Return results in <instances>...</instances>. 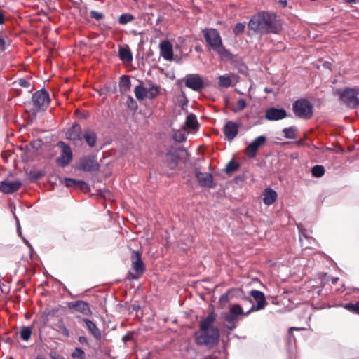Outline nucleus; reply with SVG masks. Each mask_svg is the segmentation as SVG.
<instances>
[{"instance_id": "obj_1", "label": "nucleus", "mask_w": 359, "mask_h": 359, "mask_svg": "<svg viewBox=\"0 0 359 359\" xmlns=\"http://www.w3.org/2000/svg\"><path fill=\"white\" fill-rule=\"evenodd\" d=\"M217 315L212 312L199 323V330L195 333L196 343L199 346L213 347L219 341V330L213 326Z\"/></svg>"}, {"instance_id": "obj_2", "label": "nucleus", "mask_w": 359, "mask_h": 359, "mask_svg": "<svg viewBox=\"0 0 359 359\" xmlns=\"http://www.w3.org/2000/svg\"><path fill=\"white\" fill-rule=\"evenodd\" d=\"M248 27L259 34H278L282 28L276 14L268 12H262L254 15L250 20Z\"/></svg>"}, {"instance_id": "obj_3", "label": "nucleus", "mask_w": 359, "mask_h": 359, "mask_svg": "<svg viewBox=\"0 0 359 359\" xmlns=\"http://www.w3.org/2000/svg\"><path fill=\"white\" fill-rule=\"evenodd\" d=\"M203 34L206 43L218 54L220 60L224 61L232 60V55L224 46L222 37L217 29L206 28L203 30Z\"/></svg>"}, {"instance_id": "obj_4", "label": "nucleus", "mask_w": 359, "mask_h": 359, "mask_svg": "<svg viewBox=\"0 0 359 359\" xmlns=\"http://www.w3.org/2000/svg\"><path fill=\"white\" fill-rule=\"evenodd\" d=\"M336 94L340 100L347 107L355 108L359 107V88H346L344 90H336Z\"/></svg>"}, {"instance_id": "obj_5", "label": "nucleus", "mask_w": 359, "mask_h": 359, "mask_svg": "<svg viewBox=\"0 0 359 359\" xmlns=\"http://www.w3.org/2000/svg\"><path fill=\"white\" fill-rule=\"evenodd\" d=\"M131 271L128 273L127 277L130 280H137L145 271L144 264L138 251H133L131 255Z\"/></svg>"}, {"instance_id": "obj_6", "label": "nucleus", "mask_w": 359, "mask_h": 359, "mask_svg": "<svg viewBox=\"0 0 359 359\" xmlns=\"http://www.w3.org/2000/svg\"><path fill=\"white\" fill-rule=\"evenodd\" d=\"M292 108L295 116L300 118L309 119L313 116V105L306 99L297 100Z\"/></svg>"}, {"instance_id": "obj_7", "label": "nucleus", "mask_w": 359, "mask_h": 359, "mask_svg": "<svg viewBox=\"0 0 359 359\" xmlns=\"http://www.w3.org/2000/svg\"><path fill=\"white\" fill-rule=\"evenodd\" d=\"M32 102L34 111H44L50 103L49 94L43 89L38 90L32 95Z\"/></svg>"}, {"instance_id": "obj_8", "label": "nucleus", "mask_w": 359, "mask_h": 359, "mask_svg": "<svg viewBox=\"0 0 359 359\" xmlns=\"http://www.w3.org/2000/svg\"><path fill=\"white\" fill-rule=\"evenodd\" d=\"M58 146L61 148V153L59 157L57 158L56 162L58 165L64 168L69 165L72 160V152L70 147L63 142H59Z\"/></svg>"}, {"instance_id": "obj_9", "label": "nucleus", "mask_w": 359, "mask_h": 359, "mask_svg": "<svg viewBox=\"0 0 359 359\" xmlns=\"http://www.w3.org/2000/svg\"><path fill=\"white\" fill-rule=\"evenodd\" d=\"M183 80L187 88L196 92L201 90L205 86L203 78L198 74H187Z\"/></svg>"}, {"instance_id": "obj_10", "label": "nucleus", "mask_w": 359, "mask_h": 359, "mask_svg": "<svg viewBox=\"0 0 359 359\" xmlns=\"http://www.w3.org/2000/svg\"><path fill=\"white\" fill-rule=\"evenodd\" d=\"M135 95L139 100H142L145 97L153 99L157 95V86L153 85L149 89L142 85H138L135 88Z\"/></svg>"}, {"instance_id": "obj_11", "label": "nucleus", "mask_w": 359, "mask_h": 359, "mask_svg": "<svg viewBox=\"0 0 359 359\" xmlns=\"http://www.w3.org/2000/svg\"><path fill=\"white\" fill-rule=\"evenodd\" d=\"M79 169L85 172L96 171L100 165L95 156H85L79 161Z\"/></svg>"}, {"instance_id": "obj_12", "label": "nucleus", "mask_w": 359, "mask_h": 359, "mask_svg": "<svg viewBox=\"0 0 359 359\" xmlns=\"http://www.w3.org/2000/svg\"><path fill=\"white\" fill-rule=\"evenodd\" d=\"M160 55L164 60L167 61L175 60V56L173 53V46L172 43L166 39L161 41L159 45Z\"/></svg>"}, {"instance_id": "obj_13", "label": "nucleus", "mask_w": 359, "mask_h": 359, "mask_svg": "<svg viewBox=\"0 0 359 359\" xmlns=\"http://www.w3.org/2000/svg\"><path fill=\"white\" fill-rule=\"evenodd\" d=\"M266 141V137L263 135H260L256 137L246 148V154L250 157H255L257 153V149Z\"/></svg>"}, {"instance_id": "obj_14", "label": "nucleus", "mask_w": 359, "mask_h": 359, "mask_svg": "<svg viewBox=\"0 0 359 359\" xmlns=\"http://www.w3.org/2000/svg\"><path fill=\"white\" fill-rule=\"evenodd\" d=\"M287 112L284 109L271 107L266 111L265 118L269 121H278L285 118Z\"/></svg>"}, {"instance_id": "obj_15", "label": "nucleus", "mask_w": 359, "mask_h": 359, "mask_svg": "<svg viewBox=\"0 0 359 359\" xmlns=\"http://www.w3.org/2000/svg\"><path fill=\"white\" fill-rule=\"evenodd\" d=\"M22 186L20 180L3 181L0 184V191L4 194H12L18 191Z\"/></svg>"}, {"instance_id": "obj_16", "label": "nucleus", "mask_w": 359, "mask_h": 359, "mask_svg": "<svg viewBox=\"0 0 359 359\" xmlns=\"http://www.w3.org/2000/svg\"><path fill=\"white\" fill-rule=\"evenodd\" d=\"M69 307L75 309L85 316H90L92 314L89 304L84 301L79 300L72 302L69 304Z\"/></svg>"}, {"instance_id": "obj_17", "label": "nucleus", "mask_w": 359, "mask_h": 359, "mask_svg": "<svg viewBox=\"0 0 359 359\" xmlns=\"http://www.w3.org/2000/svg\"><path fill=\"white\" fill-rule=\"evenodd\" d=\"M238 132V125L233 121H228L224 127V133L226 139L233 140Z\"/></svg>"}, {"instance_id": "obj_18", "label": "nucleus", "mask_w": 359, "mask_h": 359, "mask_svg": "<svg viewBox=\"0 0 359 359\" xmlns=\"http://www.w3.org/2000/svg\"><path fill=\"white\" fill-rule=\"evenodd\" d=\"M249 294L257 302V306L255 307L254 311H259L264 308L266 304V302L263 292L253 290H251Z\"/></svg>"}, {"instance_id": "obj_19", "label": "nucleus", "mask_w": 359, "mask_h": 359, "mask_svg": "<svg viewBox=\"0 0 359 359\" xmlns=\"http://www.w3.org/2000/svg\"><path fill=\"white\" fill-rule=\"evenodd\" d=\"M67 139L72 141H81V128L80 125L74 124L66 133Z\"/></svg>"}, {"instance_id": "obj_20", "label": "nucleus", "mask_w": 359, "mask_h": 359, "mask_svg": "<svg viewBox=\"0 0 359 359\" xmlns=\"http://www.w3.org/2000/svg\"><path fill=\"white\" fill-rule=\"evenodd\" d=\"M196 177L201 187H213V178L211 174L207 172H198L196 174Z\"/></svg>"}, {"instance_id": "obj_21", "label": "nucleus", "mask_w": 359, "mask_h": 359, "mask_svg": "<svg viewBox=\"0 0 359 359\" xmlns=\"http://www.w3.org/2000/svg\"><path fill=\"white\" fill-rule=\"evenodd\" d=\"M83 321L86 323L89 332L95 337V339L100 340L102 338V333L100 329L97 327L95 323L92 320L83 318Z\"/></svg>"}, {"instance_id": "obj_22", "label": "nucleus", "mask_w": 359, "mask_h": 359, "mask_svg": "<svg viewBox=\"0 0 359 359\" xmlns=\"http://www.w3.org/2000/svg\"><path fill=\"white\" fill-rule=\"evenodd\" d=\"M277 198V193L271 188L266 189L263 192V203L266 205H272Z\"/></svg>"}, {"instance_id": "obj_23", "label": "nucleus", "mask_w": 359, "mask_h": 359, "mask_svg": "<svg viewBox=\"0 0 359 359\" xmlns=\"http://www.w3.org/2000/svg\"><path fill=\"white\" fill-rule=\"evenodd\" d=\"M255 310V306L252 304L250 309L244 312L241 306L239 304H232L229 307V312L231 313V315L233 314L235 317L238 318V316L243 315V316H248L249 315L252 311H254Z\"/></svg>"}, {"instance_id": "obj_24", "label": "nucleus", "mask_w": 359, "mask_h": 359, "mask_svg": "<svg viewBox=\"0 0 359 359\" xmlns=\"http://www.w3.org/2000/svg\"><path fill=\"white\" fill-rule=\"evenodd\" d=\"M236 79L234 74L222 75L218 77V84L220 87L228 88L231 86L232 81Z\"/></svg>"}, {"instance_id": "obj_25", "label": "nucleus", "mask_w": 359, "mask_h": 359, "mask_svg": "<svg viewBox=\"0 0 359 359\" xmlns=\"http://www.w3.org/2000/svg\"><path fill=\"white\" fill-rule=\"evenodd\" d=\"M83 138L89 147H93L95 146L97 142V135L93 130L90 129L86 130L83 133Z\"/></svg>"}, {"instance_id": "obj_26", "label": "nucleus", "mask_w": 359, "mask_h": 359, "mask_svg": "<svg viewBox=\"0 0 359 359\" xmlns=\"http://www.w3.org/2000/svg\"><path fill=\"white\" fill-rule=\"evenodd\" d=\"M120 59L123 62H130L133 60L132 53L128 46L120 47L118 49Z\"/></svg>"}, {"instance_id": "obj_27", "label": "nucleus", "mask_w": 359, "mask_h": 359, "mask_svg": "<svg viewBox=\"0 0 359 359\" xmlns=\"http://www.w3.org/2000/svg\"><path fill=\"white\" fill-rule=\"evenodd\" d=\"M131 86L130 77L127 75H123L121 77L119 81V90L121 93H127Z\"/></svg>"}, {"instance_id": "obj_28", "label": "nucleus", "mask_w": 359, "mask_h": 359, "mask_svg": "<svg viewBox=\"0 0 359 359\" xmlns=\"http://www.w3.org/2000/svg\"><path fill=\"white\" fill-rule=\"evenodd\" d=\"M222 318L228 323L227 327L229 329L233 330L236 327L238 319L233 314L231 315V313L229 311V313H223Z\"/></svg>"}, {"instance_id": "obj_29", "label": "nucleus", "mask_w": 359, "mask_h": 359, "mask_svg": "<svg viewBox=\"0 0 359 359\" xmlns=\"http://www.w3.org/2000/svg\"><path fill=\"white\" fill-rule=\"evenodd\" d=\"M185 126L187 128L192 130H196L198 128V123L196 117L193 114L187 115L185 121Z\"/></svg>"}, {"instance_id": "obj_30", "label": "nucleus", "mask_w": 359, "mask_h": 359, "mask_svg": "<svg viewBox=\"0 0 359 359\" xmlns=\"http://www.w3.org/2000/svg\"><path fill=\"white\" fill-rule=\"evenodd\" d=\"M65 184L67 187H79L81 189H83L87 187V184L85 182L70 178L65 179Z\"/></svg>"}, {"instance_id": "obj_31", "label": "nucleus", "mask_w": 359, "mask_h": 359, "mask_svg": "<svg viewBox=\"0 0 359 359\" xmlns=\"http://www.w3.org/2000/svg\"><path fill=\"white\" fill-rule=\"evenodd\" d=\"M297 129L294 126L285 128L283 129V133L286 138L294 139L296 138Z\"/></svg>"}, {"instance_id": "obj_32", "label": "nucleus", "mask_w": 359, "mask_h": 359, "mask_svg": "<svg viewBox=\"0 0 359 359\" xmlns=\"http://www.w3.org/2000/svg\"><path fill=\"white\" fill-rule=\"evenodd\" d=\"M173 139L178 142H184L186 140L185 130H176L173 134Z\"/></svg>"}, {"instance_id": "obj_33", "label": "nucleus", "mask_w": 359, "mask_h": 359, "mask_svg": "<svg viewBox=\"0 0 359 359\" xmlns=\"http://www.w3.org/2000/svg\"><path fill=\"white\" fill-rule=\"evenodd\" d=\"M32 329L29 327H22L20 330V337L22 340L27 341L31 337Z\"/></svg>"}, {"instance_id": "obj_34", "label": "nucleus", "mask_w": 359, "mask_h": 359, "mask_svg": "<svg viewBox=\"0 0 359 359\" xmlns=\"http://www.w3.org/2000/svg\"><path fill=\"white\" fill-rule=\"evenodd\" d=\"M57 331L61 333L63 336L68 337L69 332L67 327L65 325L62 320H60L57 324Z\"/></svg>"}, {"instance_id": "obj_35", "label": "nucleus", "mask_w": 359, "mask_h": 359, "mask_svg": "<svg viewBox=\"0 0 359 359\" xmlns=\"http://www.w3.org/2000/svg\"><path fill=\"white\" fill-rule=\"evenodd\" d=\"M325 174V168L323 165H315L312 168V175L316 177H321Z\"/></svg>"}, {"instance_id": "obj_36", "label": "nucleus", "mask_w": 359, "mask_h": 359, "mask_svg": "<svg viewBox=\"0 0 359 359\" xmlns=\"http://www.w3.org/2000/svg\"><path fill=\"white\" fill-rule=\"evenodd\" d=\"M133 20V16L128 13L121 14L118 18V22L121 25H126Z\"/></svg>"}, {"instance_id": "obj_37", "label": "nucleus", "mask_w": 359, "mask_h": 359, "mask_svg": "<svg viewBox=\"0 0 359 359\" xmlns=\"http://www.w3.org/2000/svg\"><path fill=\"white\" fill-rule=\"evenodd\" d=\"M238 168V164L236 162L231 161L227 163L225 170L226 173H231L236 171Z\"/></svg>"}, {"instance_id": "obj_38", "label": "nucleus", "mask_w": 359, "mask_h": 359, "mask_svg": "<svg viewBox=\"0 0 359 359\" xmlns=\"http://www.w3.org/2000/svg\"><path fill=\"white\" fill-rule=\"evenodd\" d=\"M126 104L128 107V108L133 111H136L137 109V104L131 96H128L127 97Z\"/></svg>"}, {"instance_id": "obj_39", "label": "nucleus", "mask_w": 359, "mask_h": 359, "mask_svg": "<svg viewBox=\"0 0 359 359\" xmlns=\"http://www.w3.org/2000/svg\"><path fill=\"white\" fill-rule=\"evenodd\" d=\"M84 355V351L80 348H76L74 351L72 353V357L74 358H78L80 359H83Z\"/></svg>"}, {"instance_id": "obj_40", "label": "nucleus", "mask_w": 359, "mask_h": 359, "mask_svg": "<svg viewBox=\"0 0 359 359\" xmlns=\"http://www.w3.org/2000/svg\"><path fill=\"white\" fill-rule=\"evenodd\" d=\"M344 308H346L348 310L353 311L359 314V302L358 303H356L355 304H346L344 306Z\"/></svg>"}, {"instance_id": "obj_41", "label": "nucleus", "mask_w": 359, "mask_h": 359, "mask_svg": "<svg viewBox=\"0 0 359 359\" xmlns=\"http://www.w3.org/2000/svg\"><path fill=\"white\" fill-rule=\"evenodd\" d=\"M244 29H245V25L243 23H237L235 25V27L233 28V33L236 35H238V34L243 32Z\"/></svg>"}, {"instance_id": "obj_42", "label": "nucleus", "mask_w": 359, "mask_h": 359, "mask_svg": "<svg viewBox=\"0 0 359 359\" xmlns=\"http://www.w3.org/2000/svg\"><path fill=\"white\" fill-rule=\"evenodd\" d=\"M90 15L91 18L95 19L96 20H100L104 18V15L102 13L97 12L96 11H91L90 12Z\"/></svg>"}, {"instance_id": "obj_43", "label": "nucleus", "mask_w": 359, "mask_h": 359, "mask_svg": "<svg viewBox=\"0 0 359 359\" xmlns=\"http://www.w3.org/2000/svg\"><path fill=\"white\" fill-rule=\"evenodd\" d=\"M237 107L238 111H242L243 109H244L246 107L245 101L242 98L238 100Z\"/></svg>"}, {"instance_id": "obj_44", "label": "nucleus", "mask_w": 359, "mask_h": 359, "mask_svg": "<svg viewBox=\"0 0 359 359\" xmlns=\"http://www.w3.org/2000/svg\"><path fill=\"white\" fill-rule=\"evenodd\" d=\"M18 83L20 86L24 88H28L30 86L29 82L25 79H19Z\"/></svg>"}, {"instance_id": "obj_45", "label": "nucleus", "mask_w": 359, "mask_h": 359, "mask_svg": "<svg viewBox=\"0 0 359 359\" xmlns=\"http://www.w3.org/2000/svg\"><path fill=\"white\" fill-rule=\"evenodd\" d=\"M177 156H172V162L170 164V168H174L177 165Z\"/></svg>"}, {"instance_id": "obj_46", "label": "nucleus", "mask_w": 359, "mask_h": 359, "mask_svg": "<svg viewBox=\"0 0 359 359\" xmlns=\"http://www.w3.org/2000/svg\"><path fill=\"white\" fill-rule=\"evenodd\" d=\"M6 41L4 38L0 36V50H3L5 48Z\"/></svg>"}, {"instance_id": "obj_47", "label": "nucleus", "mask_w": 359, "mask_h": 359, "mask_svg": "<svg viewBox=\"0 0 359 359\" xmlns=\"http://www.w3.org/2000/svg\"><path fill=\"white\" fill-rule=\"evenodd\" d=\"M79 341L81 344H86L87 343V338L86 337L81 336L79 337Z\"/></svg>"}, {"instance_id": "obj_48", "label": "nucleus", "mask_w": 359, "mask_h": 359, "mask_svg": "<svg viewBox=\"0 0 359 359\" xmlns=\"http://www.w3.org/2000/svg\"><path fill=\"white\" fill-rule=\"evenodd\" d=\"M5 20L4 15L2 12L0 11V25L4 24Z\"/></svg>"}, {"instance_id": "obj_49", "label": "nucleus", "mask_w": 359, "mask_h": 359, "mask_svg": "<svg viewBox=\"0 0 359 359\" xmlns=\"http://www.w3.org/2000/svg\"><path fill=\"white\" fill-rule=\"evenodd\" d=\"M299 231H300V238H299V240H300V241H302V236H304L305 238H306V236L305 235V233H304L303 231H302V230H299Z\"/></svg>"}, {"instance_id": "obj_50", "label": "nucleus", "mask_w": 359, "mask_h": 359, "mask_svg": "<svg viewBox=\"0 0 359 359\" xmlns=\"http://www.w3.org/2000/svg\"><path fill=\"white\" fill-rule=\"evenodd\" d=\"M17 223H18V233L20 236H21V228H20V226L19 224V222L18 221H17Z\"/></svg>"}, {"instance_id": "obj_51", "label": "nucleus", "mask_w": 359, "mask_h": 359, "mask_svg": "<svg viewBox=\"0 0 359 359\" xmlns=\"http://www.w3.org/2000/svg\"><path fill=\"white\" fill-rule=\"evenodd\" d=\"M293 330H302V328H298V327H291V328L290 329V332H289L290 334H292V333H291V332H292V331Z\"/></svg>"}, {"instance_id": "obj_52", "label": "nucleus", "mask_w": 359, "mask_h": 359, "mask_svg": "<svg viewBox=\"0 0 359 359\" xmlns=\"http://www.w3.org/2000/svg\"><path fill=\"white\" fill-rule=\"evenodd\" d=\"M345 1L347 3H354V4H355V3L358 2V0H345Z\"/></svg>"}, {"instance_id": "obj_53", "label": "nucleus", "mask_w": 359, "mask_h": 359, "mask_svg": "<svg viewBox=\"0 0 359 359\" xmlns=\"http://www.w3.org/2000/svg\"><path fill=\"white\" fill-rule=\"evenodd\" d=\"M53 359H65L63 357H55V355H50Z\"/></svg>"}, {"instance_id": "obj_54", "label": "nucleus", "mask_w": 359, "mask_h": 359, "mask_svg": "<svg viewBox=\"0 0 359 359\" xmlns=\"http://www.w3.org/2000/svg\"><path fill=\"white\" fill-rule=\"evenodd\" d=\"M280 2L283 4L284 6H287V1L286 0L281 1Z\"/></svg>"}, {"instance_id": "obj_55", "label": "nucleus", "mask_w": 359, "mask_h": 359, "mask_svg": "<svg viewBox=\"0 0 359 359\" xmlns=\"http://www.w3.org/2000/svg\"><path fill=\"white\" fill-rule=\"evenodd\" d=\"M24 241L29 247H31L30 243L27 240L24 239Z\"/></svg>"}, {"instance_id": "obj_56", "label": "nucleus", "mask_w": 359, "mask_h": 359, "mask_svg": "<svg viewBox=\"0 0 359 359\" xmlns=\"http://www.w3.org/2000/svg\"><path fill=\"white\" fill-rule=\"evenodd\" d=\"M337 280H338V278H333L332 283H336L337 282Z\"/></svg>"}, {"instance_id": "obj_57", "label": "nucleus", "mask_w": 359, "mask_h": 359, "mask_svg": "<svg viewBox=\"0 0 359 359\" xmlns=\"http://www.w3.org/2000/svg\"><path fill=\"white\" fill-rule=\"evenodd\" d=\"M204 359H216V358H212V357H207V358H204Z\"/></svg>"}, {"instance_id": "obj_58", "label": "nucleus", "mask_w": 359, "mask_h": 359, "mask_svg": "<svg viewBox=\"0 0 359 359\" xmlns=\"http://www.w3.org/2000/svg\"><path fill=\"white\" fill-rule=\"evenodd\" d=\"M246 301H248V302H249L252 303L251 300H250V299H248V298H247V299H246Z\"/></svg>"}, {"instance_id": "obj_59", "label": "nucleus", "mask_w": 359, "mask_h": 359, "mask_svg": "<svg viewBox=\"0 0 359 359\" xmlns=\"http://www.w3.org/2000/svg\"><path fill=\"white\" fill-rule=\"evenodd\" d=\"M40 176H41V175L38 174V175L36 176V178H39Z\"/></svg>"}]
</instances>
